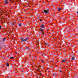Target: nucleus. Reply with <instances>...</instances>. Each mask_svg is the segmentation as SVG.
Instances as JSON below:
<instances>
[{
    "instance_id": "nucleus-36",
    "label": "nucleus",
    "mask_w": 78,
    "mask_h": 78,
    "mask_svg": "<svg viewBox=\"0 0 78 78\" xmlns=\"http://www.w3.org/2000/svg\"><path fill=\"white\" fill-rule=\"evenodd\" d=\"M24 74V73H23V74Z\"/></svg>"
},
{
    "instance_id": "nucleus-4",
    "label": "nucleus",
    "mask_w": 78,
    "mask_h": 78,
    "mask_svg": "<svg viewBox=\"0 0 78 78\" xmlns=\"http://www.w3.org/2000/svg\"><path fill=\"white\" fill-rule=\"evenodd\" d=\"M41 28H44V24H42L41 25Z\"/></svg>"
},
{
    "instance_id": "nucleus-21",
    "label": "nucleus",
    "mask_w": 78,
    "mask_h": 78,
    "mask_svg": "<svg viewBox=\"0 0 78 78\" xmlns=\"http://www.w3.org/2000/svg\"><path fill=\"white\" fill-rule=\"evenodd\" d=\"M44 34V33H41V34Z\"/></svg>"
},
{
    "instance_id": "nucleus-18",
    "label": "nucleus",
    "mask_w": 78,
    "mask_h": 78,
    "mask_svg": "<svg viewBox=\"0 0 78 78\" xmlns=\"http://www.w3.org/2000/svg\"><path fill=\"white\" fill-rule=\"evenodd\" d=\"M40 20L41 22V21H42V20L41 19H40Z\"/></svg>"
},
{
    "instance_id": "nucleus-37",
    "label": "nucleus",
    "mask_w": 78,
    "mask_h": 78,
    "mask_svg": "<svg viewBox=\"0 0 78 78\" xmlns=\"http://www.w3.org/2000/svg\"><path fill=\"white\" fill-rule=\"evenodd\" d=\"M54 17H53V18Z\"/></svg>"
},
{
    "instance_id": "nucleus-39",
    "label": "nucleus",
    "mask_w": 78,
    "mask_h": 78,
    "mask_svg": "<svg viewBox=\"0 0 78 78\" xmlns=\"http://www.w3.org/2000/svg\"><path fill=\"white\" fill-rule=\"evenodd\" d=\"M34 2H35V1H34Z\"/></svg>"
},
{
    "instance_id": "nucleus-5",
    "label": "nucleus",
    "mask_w": 78,
    "mask_h": 78,
    "mask_svg": "<svg viewBox=\"0 0 78 78\" xmlns=\"http://www.w3.org/2000/svg\"><path fill=\"white\" fill-rule=\"evenodd\" d=\"M40 30L41 31H44V30L43 29L40 28Z\"/></svg>"
},
{
    "instance_id": "nucleus-7",
    "label": "nucleus",
    "mask_w": 78,
    "mask_h": 78,
    "mask_svg": "<svg viewBox=\"0 0 78 78\" xmlns=\"http://www.w3.org/2000/svg\"><path fill=\"white\" fill-rule=\"evenodd\" d=\"M25 47H26V48L27 50H30V48H28V47L27 46H26Z\"/></svg>"
},
{
    "instance_id": "nucleus-14",
    "label": "nucleus",
    "mask_w": 78,
    "mask_h": 78,
    "mask_svg": "<svg viewBox=\"0 0 78 78\" xmlns=\"http://www.w3.org/2000/svg\"><path fill=\"white\" fill-rule=\"evenodd\" d=\"M21 25H22V24L20 23L19 25V27H21Z\"/></svg>"
},
{
    "instance_id": "nucleus-28",
    "label": "nucleus",
    "mask_w": 78,
    "mask_h": 78,
    "mask_svg": "<svg viewBox=\"0 0 78 78\" xmlns=\"http://www.w3.org/2000/svg\"><path fill=\"white\" fill-rule=\"evenodd\" d=\"M77 14H78V12H77Z\"/></svg>"
},
{
    "instance_id": "nucleus-13",
    "label": "nucleus",
    "mask_w": 78,
    "mask_h": 78,
    "mask_svg": "<svg viewBox=\"0 0 78 78\" xmlns=\"http://www.w3.org/2000/svg\"><path fill=\"white\" fill-rule=\"evenodd\" d=\"M58 11H61V8H59L58 9Z\"/></svg>"
},
{
    "instance_id": "nucleus-17",
    "label": "nucleus",
    "mask_w": 78,
    "mask_h": 78,
    "mask_svg": "<svg viewBox=\"0 0 78 78\" xmlns=\"http://www.w3.org/2000/svg\"><path fill=\"white\" fill-rule=\"evenodd\" d=\"M47 43L45 44V46H47Z\"/></svg>"
},
{
    "instance_id": "nucleus-32",
    "label": "nucleus",
    "mask_w": 78,
    "mask_h": 78,
    "mask_svg": "<svg viewBox=\"0 0 78 78\" xmlns=\"http://www.w3.org/2000/svg\"><path fill=\"white\" fill-rule=\"evenodd\" d=\"M12 3H13V2H12Z\"/></svg>"
},
{
    "instance_id": "nucleus-19",
    "label": "nucleus",
    "mask_w": 78,
    "mask_h": 78,
    "mask_svg": "<svg viewBox=\"0 0 78 78\" xmlns=\"http://www.w3.org/2000/svg\"><path fill=\"white\" fill-rule=\"evenodd\" d=\"M1 28H2V27L0 26V29H1Z\"/></svg>"
},
{
    "instance_id": "nucleus-29",
    "label": "nucleus",
    "mask_w": 78,
    "mask_h": 78,
    "mask_svg": "<svg viewBox=\"0 0 78 78\" xmlns=\"http://www.w3.org/2000/svg\"><path fill=\"white\" fill-rule=\"evenodd\" d=\"M47 70H48V69H47Z\"/></svg>"
},
{
    "instance_id": "nucleus-35",
    "label": "nucleus",
    "mask_w": 78,
    "mask_h": 78,
    "mask_svg": "<svg viewBox=\"0 0 78 78\" xmlns=\"http://www.w3.org/2000/svg\"><path fill=\"white\" fill-rule=\"evenodd\" d=\"M11 68H12V67H11Z\"/></svg>"
},
{
    "instance_id": "nucleus-9",
    "label": "nucleus",
    "mask_w": 78,
    "mask_h": 78,
    "mask_svg": "<svg viewBox=\"0 0 78 78\" xmlns=\"http://www.w3.org/2000/svg\"><path fill=\"white\" fill-rule=\"evenodd\" d=\"M53 76H56V73H53Z\"/></svg>"
},
{
    "instance_id": "nucleus-34",
    "label": "nucleus",
    "mask_w": 78,
    "mask_h": 78,
    "mask_svg": "<svg viewBox=\"0 0 78 78\" xmlns=\"http://www.w3.org/2000/svg\"><path fill=\"white\" fill-rule=\"evenodd\" d=\"M64 49H65V48H64Z\"/></svg>"
},
{
    "instance_id": "nucleus-1",
    "label": "nucleus",
    "mask_w": 78,
    "mask_h": 78,
    "mask_svg": "<svg viewBox=\"0 0 78 78\" xmlns=\"http://www.w3.org/2000/svg\"><path fill=\"white\" fill-rule=\"evenodd\" d=\"M28 39V38H26L25 39H23V38H21V40L22 42H25L26 41H27V40Z\"/></svg>"
},
{
    "instance_id": "nucleus-12",
    "label": "nucleus",
    "mask_w": 78,
    "mask_h": 78,
    "mask_svg": "<svg viewBox=\"0 0 78 78\" xmlns=\"http://www.w3.org/2000/svg\"><path fill=\"white\" fill-rule=\"evenodd\" d=\"M2 43H3V41L0 40V44H2Z\"/></svg>"
},
{
    "instance_id": "nucleus-33",
    "label": "nucleus",
    "mask_w": 78,
    "mask_h": 78,
    "mask_svg": "<svg viewBox=\"0 0 78 78\" xmlns=\"http://www.w3.org/2000/svg\"><path fill=\"white\" fill-rule=\"evenodd\" d=\"M0 14H1V12H0Z\"/></svg>"
},
{
    "instance_id": "nucleus-2",
    "label": "nucleus",
    "mask_w": 78,
    "mask_h": 78,
    "mask_svg": "<svg viewBox=\"0 0 78 78\" xmlns=\"http://www.w3.org/2000/svg\"><path fill=\"white\" fill-rule=\"evenodd\" d=\"M44 12L45 14H48L49 12L48 10H44Z\"/></svg>"
},
{
    "instance_id": "nucleus-8",
    "label": "nucleus",
    "mask_w": 78,
    "mask_h": 78,
    "mask_svg": "<svg viewBox=\"0 0 78 78\" xmlns=\"http://www.w3.org/2000/svg\"><path fill=\"white\" fill-rule=\"evenodd\" d=\"M6 66L7 67H9V63H6Z\"/></svg>"
},
{
    "instance_id": "nucleus-38",
    "label": "nucleus",
    "mask_w": 78,
    "mask_h": 78,
    "mask_svg": "<svg viewBox=\"0 0 78 78\" xmlns=\"http://www.w3.org/2000/svg\"><path fill=\"white\" fill-rule=\"evenodd\" d=\"M66 45H67V44Z\"/></svg>"
},
{
    "instance_id": "nucleus-16",
    "label": "nucleus",
    "mask_w": 78,
    "mask_h": 78,
    "mask_svg": "<svg viewBox=\"0 0 78 78\" xmlns=\"http://www.w3.org/2000/svg\"><path fill=\"white\" fill-rule=\"evenodd\" d=\"M65 62V60H63L62 62Z\"/></svg>"
},
{
    "instance_id": "nucleus-22",
    "label": "nucleus",
    "mask_w": 78,
    "mask_h": 78,
    "mask_svg": "<svg viewBox=\"0 0 78 78\" xmlns=\"http://www.w3.org/2000/svg\"><path fill=\"white\" fill-rule=\"evenodd\" d=\"M12 25H14V24H12Z\"/></svg>"
},
{
    "instance_id": "nucleus-31",
    "label": "nucleus",
    "mask_w": 78,
    "mask_h": 78,
    "mask_svg": "<svg viewBox=\"0 0 78 78\" xmlns=\"http://www.w3.org/2000/svg\"><path fill=\"white\" fill-rule=\"evenodd\" d=\"M10 1H11V0H10Z\"/></svg>"
},
{
    "instance_id": "nucleus-23",
    "label": "nucleus",
    "mask_w": 78,
    "mask_h": 78,
    "mask_svg": "<svg viewBox=\"0 0 78 78\" xmlns=\"http://www.w3.org/2000/svg\"><path fill=\"white\" fill-rule=\"evenodd\" d=\"M62 41H64V40H62Z\"/></svg>"
},
{
    "instance_id": "nucleus-15",
    "label": "nucleus",
    "mask_w": 78,
    "mask_h": 78,
    "mask_svg": "<svg viewBox=\"0 0 78 78\" xmlns=\"http://www.w3.org/2000/svg\"><path fill=\"white\" fill-rule=\"evenodd\" d=\"M10 58L11 59H14V57H11Z\"/></svg>"
},
{
    "instance_id": "nucleus-10",
    "label": "nucleus",
    "mask_w": 78,
    "mask_h": 78,
    "mask_svg": "<svg viewBox=\"0 0 78 78\" xmlns=\"http://www.w3.org/2000/svg\"><path fill=\"white\" fill-rule=\"evenodd\" d=\"M42 61H41L42 63H44V59H42Z\"/></svg>"
},
{
    "instance_id": "nucleus-27",
    "label": "nucleus",
    "mask_w": 78,
    "mask_h": 78,
    "mask_svg": "<svg viewBox=\"0 0 78 78\" xmlns=\"http://www.w3.org/2000/svg\"><path fill=\"white\" fill-rule=\"evenodd\" d=\"M5 67V66H3V67Z\"/></svg>"
},
{
    "instance_id": "nucleus-6",
    "label": "nucleus",
    "mask_w": 78,
    "mask_h": 78,
    "mask_svg": "<svg viewBox=\"0 0 78 78\" xmlns=\"http://www.w3.org/2000/svg\"><path fill=\"white\" fill-rule=\"evenodd\" d=\"M6 38H3V42H5V40H6Z\"/></svg>"
},
{
    "instance_id": "nucleus-25",
    "label": "nucleus",
    "mask_w": 78,
    "mask_h": 78,
    "mask_svg": "<svg viewBox=\"0 0 78 78\" xmlns=\"http://www.w3.org/2000/svg\"><path fill=\"white\" fill-rule=\"evenodd\" d=\"M1 17H2V16H1V17H0V18H1Z\"/></svg>"
},
{
    "instance_id": "nucleus-26",
    "label": "nucleus",
    "mask_w": 78,
    "mask_h": 78,
    "mask_svg": "<svg viewBox=\"0 0 78 78\" xmlns=\"http://www.w3.org/2000/svg\"><path fill=\"white\" fill-rule=\"evenodd\" d=\"M43 56H44V54H43Z\"/></svg>"
},
{
    "instance_id": "nucleus-24",
    "label": "nucleus",
    "mask_w": 78,
    "mask_h": 78,
    "mask_svg": "<svg viewBox=\"0 0 78 78\" xmlns=\"http://www.w3.org/2000/svg\"><path fill=\"white\" fill-rule=\"evenodd\" d=\"M60 72H61V70L60 71Z\"/></svg>"
},
{
    "instance_id": "nucleus-11",
    "label": "nucleus",
    "mask_w": 78,
    "mask_h": 78,
    "mask_svg": "<svg viewBox=\"0 0 78 78\" xmlns=\"http://www.w3.org/2000/svg\"><path fill=\"white\" fill-rule=\"evenodd\" d=\"M71 59H72L73 60H74V59H75V58L73 57Z\"/></svg>"
},
{
    "instance_id": "nucleus-3",
    "label": "nucleus",
    "mask_w": 78,
    "mask_h": 78,
    "mask_svg": "<svg viewBox=\"0 0 78 78\" xmlns=\"http://www.w3.org/2000/svg\"><path fill=\"white\" fill-rule=\"evenodd\" d=\"M4 2L5 3H6V4H8V3H9V1H8L7 0H6L4 1Z\"/></svg>"
},
{
    "instance_id": "nucleus-20",
    "label": "nucleus",
    "mask_w": 78,
    "mask_h": 78,
    "mask_svg": "<svg viewBox=\"0 0 78 78\" xmlns=\"http://www.w3.org/2000/svg\"><path fill=\"white\" fill-rule=\"evenodd\" d=\"M7 78H10V76L7 77Z\"/></svg>"
},
{
    "instance_id": "nucleus-30",
    "label": "nucleus",
    "mask_w": 78,
    "mask_h": 78,
    "mask_svg": "<svg viewBox=\"0 0 78 78\" xmlns=\"http://www.w3.org/2000/svg\"><path fill=\"white\" fill-rule=\"evenodd\" d=\"M22 72H23V71H22Z\"/></svg>"
}]
</instances>
